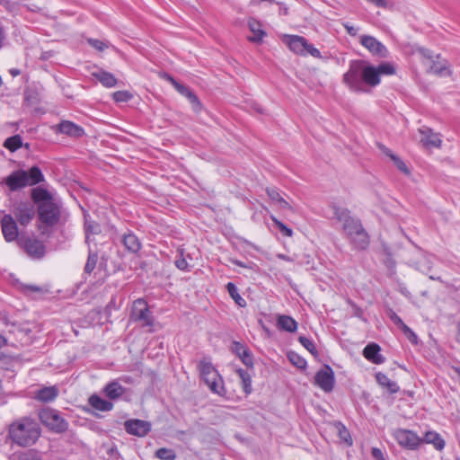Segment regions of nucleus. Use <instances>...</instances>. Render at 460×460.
<instances>
[{
  "mask_svg": "<svg viewBox=\"0 0 460 460\" xmlns=\"http://www.w3.org/2000/svg\"><path fill=\"white\" fill-rule=\"evenodd\" d=\"M6 431V440L12 446L27 448L37 444L41 437L42 429L35 418L22 416L12 420Z\"/></svg>",
  "mask_w": 460,
  "mask_h": 460,
  "instance_id": "obj_1",
  "label": "nucleus"
},
{
  "mask_svg": "<svg viewBox=\"0 0 460 460\" xmlns=\"http://www.w3.org/2000/svg\"><path fill=\"white\" fill-rule=\"evenodd\" d=\"M334 217L342 223V228L350 243L358 250H365L369 244V236L358 218L350 216L347 208L334 207Z\"/></svg>",
  "mask_w": 460,
  "mask_h": 460,
  "instance_id": "obj_2",
  "label": "nucleus"
},
{
  "mask_svg": "<svg viewBox=\"0 0 460 460\" xmlns=\"http://www.w3.org/2000/svg\"><path fill=\"white\" fill-rule=\"evenodd\" d=\"M44 181V175L38 166H32L29 171H13L4 179L5 184L12 191L19 190L27 186L36 185Z\"/></svg>",
  "mask_w": 460,
  "mask_h": 460,
  "instance_id": "obj_3",
  "label": "nucleus"
},
{
  "mask_svg": "<svg viewBox=\"0 0 460 460\" xmlns=\"http://www.w3.org/2000/svg\"><path fill=\"white\" fill-rule=\"evenodd\" d=\"M198 370L200 378L213 394L220 396L226 395L224 380L209 358L201 359L198 364Z\"/></svg>",
  "mask_w": 460,
  "mask_h": 460,
  "instance_id": "obj_4",
  "label": "nucleus"
},
{
  "mask_svg": "<svg viewBox=\"0 0 460 460\" xmlns=\"http://www.w3.org/2000/svg\"><path fill=\"white\" fill-rule=\"evenodd\" d=\"M37 212L40 222L47 227L57 226L62 218L61 204L56 199L40 204Z\"/></svg>",
  "mask_w": 460,
  "mask_h": 460,
  "instance_id": "obj_5",
  "label": "nucleus"
},
{
  "mask_svg": "<svg viewBox=\"0 0 460 460\" xmlns=\"http://www.w3.org/2000/svg\"><path fill=\"white\" fill-rule=\"evenodd\" d=\"M38 416L40 421L52 432L59 434L68 429V422L60 415L58 411L55 409H41Z\"/></svg>",
  "mask_w": 460,
  "mask_h": 460,
  "instance_id": "obj_6",
  "label": "nucleus"
},
{
  "mask_svg": "<svg viewBox=\"0 0 460 460\" xmlns=\"http://www.w3.org/2000/svg\"><path fill=\"white\" fill-rule=\"evenodd\" d=\"M363 65L364 61L362 60H353L349 63V67L348 71L343 75V83L352 92H367V89L362 80Z\"/></svg>",
  "mask_w": 460,
  "mask_h": 460,
  "instance_id": "obj_7",
  "label": "nucleus"
},
{
  "mask_svg": "<svg viewBox=\"0 0 460 460\" xmlns=\"http://www.w3.org/2000/svg\"><path fill=\"white\" fill-rule=\"evenodd\" d=\"M129 318L132 322L139 323L141 327H148L149 332L153 331L155 317L145 299L138 298L133 302Z\"/></svg>",
  "mask_w": 460,
  "mask_h": 460,
  "instance_id": "obj_8",
  "label": "nucleus"
},
{
  "mask_svg": "<svg viewBox=\"0 0 460 460\" xmlns=\"http://www.w3.org/2000/svg\"><path fill=\"white\" fill-rule=\"evenodd\" d=\"M18 244L34 260L42 259L46 253V245L35 236H21Z\"/></svg>",
  "mask_w": 460,
  "mask_h": 460,
  "instance_id": "obj_9",
  "label": "nucleus"
},
{
  "mask_svg": "<svg viewBox=\"0 0 460 460\" xmlns=\"http://www.w3.org/2000/svg\"><path fill=\"white\" fill-rule=\"evenodd\" d=\"M13 213L21 226H27L35 216L34 206L28 201H18L13 205Z\"/></svg>",
  "mask_w": 460,
  "mask_h": 460,
  "instance_id": "obj_10",
  "label": "nucleus"
},
{
  "mask_svg": "<svg viewBox=\"0 0 460 460\" xmlns=\"http://www.w3.org/2000/svg\"><path fill=\"white\" fill-rule=\"evenodd\" d=\"M394 438L401 447L411 450L417 449L422 444V438L410 429H396Z\"/></svg>",
  "mask_w": 460,
  "mask_h": 460,
  "instance_id": "obj_11",
  "label": "nucleus"
},
{
  "mask_svg": "<svg viewBox=\"0 0 460 460\" xmlns=\"http://www.w3.org/2000/svg\"><path fill=\"white\" fill-rule=\"evenodd\" d=\"M314 383L325 393L332 392L335 384L334 372L332 367L325 365L322 369L317 371L314 376Z\"/></svg>",
  "mask_w": 460,
  "mask_h": 460,
  "instance_id": "obj_12",
  "label": "nucleus"
},
{
  "mask_svg": "<svg viewBox=\"0 0 460 460\" xmlns=\"http://www.w3.org/2000/svg\"><path fill=\"white\" fill-rule=\"evenodd\" d=\"M164 78L169 83H171V84L176 89L178 93H180L181 95L185 96L189 100V102L192 104L193 110L196 112H199L201 110V102H199L198 96L189 87L180 84L168 74L164 75Z\"/></svg>",
  "mask_w": 460,
  "mask_h": 460,
  "instance_id": "obj_13",
  "label": "nucleus"
},
{
  "mask_svg": "<svg viewBox=\"0 0 460 460\" xmlns=\"http://www.w3.org/2000/svg\"><path fill=\"white\" fill-rule=\"evenodd\" d=\"M0 223L4 240L8 243L18 241L20 237H18V226L14 217L10 214H5L1 217Z\"/></svg>",
  "mask_w": 460,
  "mask_h": 460,
  "instance_id": "obj_14",
  "label": "nucleus"
},
{
  "mask_svg": "<svg viewBox=\"0 0 460 460\" xmlns=\"http://www.w3.org/2000/svg\"><path fill=\"white\" fill-rule=\"evenodd\" d=\"M360 44L373 55L381 58H385L387 56L388 51L385 46L373 36H360Z\"/></svg>",
  "mask_w": 460,
  "mask_h": 460,
  "instance_id": "obj_15",
  "label": "nucleus"
},
{
  "mask_svg": "<svg viewBox=\"0 0 460 460\" xmlns=\"http://www.w3.org/2000/svg\"><path fill=\"white\" fill-rule=\"evenodd\" d=\"M59 394V389L56 385L43 386L32 392L31 398L42 403L54 402Z\"/></svg>",
  "mask_w": 460,
  "mask_h": 460,
  "instance_id": "obj_16",
  "label": "nucleus"
},
{
  "mask_svg": "<svg viewBox=\"0 0 460 460\" xmlns=\"http://www.w3.org/2000/svg\"><path fill=\"white\" fill-rule=\"evenodd\" d=\"M124 428L130 435L144 437L150 431L151 424L146 420L134 419L125 421Z\"/></svg>",
  "mask_w": 460,
  "mask_h": 460,
  "instance_id": "obj_17",
  "label": "nucleus"
},
{
  "mask_svg": "<svg viewBox=\"0 0 460 460\" xmlns=\"http://www.w3.org/2000/svg\"><path fill=\"white\" fill-rule=\"evenodd\" d=\"M56 128V132L71 137H81L84 135V129L81 126L69 120H62Z\"/></svg>",
  "mask_w": 460,
  "mask_h": 460,
  "instance_id": "obj_18",
  "label": "nucleus"
},
{
  "mask_svg": "<svg viewBox=\"0 0 460 460\" xmlns=\"http://www.w3.org/2000/svg\"><path fill=\"white\" fill-rule=\"evenodd\" d=\"M420 142L426 147H439L441 139L438 134L428 127H422L419 129Z\"/></svg>",
  "mask_w": 460,
  "mask_h": 460,
  "instance_id": "obj_19",
  "label": "nucleus"
},
{
  "mask_svg": "<svg viewBox=\"0 0 460 460\" xmlns=\"http://www.w3.org/2000/svg\"><path fill=\"white\" fill-rule=\"evenodd\" d=\"M381 348L376 343H369L363 349V356L373 364L380 365L385 361V358L380 353Z\"/></svg>",
  "mask_w": 460,
  "mask_h": 460,
  "instance_id": "obj_20",
  "label": "nucleus"
},
{
  "mask_svg": "<svg viewBox=\"0 0 460 460\" xmlns=\"http://www.w3.org/2000/svg\"><path fill=\"white\" fill-rule=\"evenodd\" d=\"M265 190L271 202L277 206L278 208L282 210H293L291 204L281 196L277 188L267 187Z\"/></svg>",
  "mask_w": 460,
  "mask_h": 460,
  "instance_id": "obj_21",
  "label": "nucleus"
},
{
  "mask_svg": "<svg viewBox=\"0 0 460 460\" xmlns=\"http://www.w3.org/2000/svg\"><path fill=\"white\" fill-rule=\"evenodd\" d=\"M362 80L365 86L368 85L370 87H376L378 85L381 80L377 68H376L374 66H365L364 64L362 70Z\"/></svg>",
  "mask_w": 460,
  "mask_h": 460,
  "instance_id": "obj_22",
  "label": "nucleus"
},
{
  "mask_svg": "<svg viewBox=\"0 0 460 460\" xmlns=\"http://www.w3.org/2000/svg\"><path fill=\"white\" fill-rule=\"evenodd\" d=\"M232 351L238 356L241 361L248 367H253V358L250 350L242 343L234 341L232 345Z\"/></svg>",
  "mask_w": 460,
  "mask_h": 460,
  "instance_id": "obj_23",
  "label": "nucleus"
},
{
  "mask_svg": "<svg viewBox=\"0 0 460 460\" xmlns=\"http://www.w3.org/2000/svg\"><path fill=\"white\" fill-rule=\"evenodd\" d=\"M307 40L298 35H288L287 44L291 51L297 55L305 56Z\"/></svg>",
  "mask_w": 460,
  "mask_h": 460,
  "instance_id": "obj_24",
  "label": "nucleus"
},
{
  "mask_svg": "<svg viewBox=\"0 0 460 460\" xmlns=\"http://www.w3.org/2000/svg\"><path fill=\"white\" fill-rule=\"evenodd\" d=\"M121 242L125 247V249L131 253H137L142 244L137 238V236L133 234L131 231H128V233H125L122 234Z\"/></svg>",
  "mask_w": 460,
  "mask_h": 460,
  "instance_id": "obj_25",
  "label": "nucleus"
},
{
  "mask_svg": "<svg viewBox=\"0 0 460 460\" xmlns=\"http://www.w3.org/2000/svg\"><path fill=\"white\" fill-rule=\"evenodd\" d=\"M92 76L97 79L106 88L114 87L118 83L116 77L111 73L103 69L93 71Z\"/></svg>",
  "mask_w": 460,
  "mask_h": 460,
  "instance_id": "obj_26",
  "label": "nucleus"
},
{
  "mask_svg": "<svg viewBox=\"0 0 460 460\" xmlns=\"http://www.w3.org/2000/svg\"><path fill=\"white\" fill-rule=\"evenodd\" d=\"M103 392L109 399L116 400L125 394L126 389L119 382L112 381L104 386Z\"/></svg>",
  "mask_w": 460,
  "mask_h": 460,
  "instance_id": "obj_27",
  "label": "nucleus"
},
{
  "mask_svg": "<svg viewBox=\"0 0 460 460\" xmlns=\"http://www.w3.org/2000/svg\"><path fill=\"white\" fill-rule=\"evenodd\" d=\"M277 326L279 330L295 332L297 330L296 321L288 315H279L277 319Z\"/></svg>",
  "mask_w": 460,
  "mask_h": 460,
  "instance_id": "obj_28",
  "label": "nucleus"
},
{
  "mask_svg": "<svg viewBox=\"0 0 460 460\" xmlns=\"http://www.w3.org/2000/svg\"><path fill=\"white\" fill-rule=\"evenodd\" d=\"M429 72L441 76L449 75L448 62L446 59H441L438 56L436 60H431Z\"/></svg>",
  "mask_w": 460,
  "mask_h": 460,
  "instance_id": "obj_29",
  "label": "nucleus"
},
{
  "mask_svg": "<svg viewBox=\"0 0 460 460\" xmlns=\"http://www.w3.org/2000/svg\"><path fill=\"white\" fill-rule=\"evenodd\" d=\"M31 196L33 202L37 204V207L40 204L52 201L53 199H55L53 196L46 189L40 187L32 189Z\"/></svg>",
  "mask_w": 460,
  "mask_h": 460,
  "instance_id": "obj_30",
  "label": "nucleus"
},
{
  "mask_svg": "<svg viewBox=\"0 0 460 460\" xmlns=\"http://www.w3.org/2000/svg\"><path fill=\"white\" fill-rule=\"evenodd\" d=\"M89 404L95 410L101 411H109L113 408V403L100 397L97 394H93L89 398Z\"/></svg>",
  "mask_w": 460,
  "mask_h": 460,
  "instance_id": "obj_31",
  "label": "nucleus"
},
{
  "mask_svg": "<svg viewBox=\"0 0 460 460\" xmlns=\"http://www.w3.org/2000/svg\"><path fill=\"white\" fill-rule=\"evenodd\" d=\"M422 443L432 444L439 451L445 447V440L436 431H427L422 438Z\"/></svg>",
  "mask_w": 460,
  "mask_h": 460,
  "instance_id": "obj_32",
  "label": "nucleus"
},
{
  "mask_svg": "<svg viewBox=\"0 0 460 460\" xmlns=\"http://www.w3.org/2000/svg\"><path fill=\"white\" fill-rule=\"evenodd\" d=\"M248 26L253 32V36L249 38V40L253 42H261L265 36V31L261 29V24L259 21L254 18H251L248 21Z\"/></svg>",
  "mask_w": 460,
  "mask_h": 460,
  "instance_id": "obj_33",
  "label": "nucleus"
},
{
  "mask_svg": "<svg viewBox=\"0 0 460 460\" xmlns=\"http://www.w3.org/2000/svg\"><path fill=\"white\" fill-rule=\"evenodd\" d=\"M376 382L379 385L385 387L390 394H396L399 391V385L396 382L391 380L385 374L377 373L376 375Z\"/></svg>",
  "mask_w": 460,
  "mask_h": 460,
  "instance_id": "obj_34",
  "label": "nucleus"
},
{
  "mask_svg": "<svg viewBox=\"0 0 460 460\" xmlns=\"http://www.w3.org/2000/svg\"><path fill=\"white\" fill-rule=\"evenodd\" d=\"M380 148L385 155L389 156L393 160V162L394 163V165L398 168V170H400L402 172H403L406 175L410 174L409 168L407 167L405 163L400 157H398L397 155L393 154V152L389 148L385 147V146H380Z\"/></svg>",
  "mask_w": 460,
  "mask_h": 460,
  "instance_id": "obj_35",
  "label": "nucleus"
},
{
  "mask_svg": "<svg viewBox=\"0 0 460 460\" xmlns=\"http://www.w3.org/2000/svg\"><path fill=\"white\" fill-rule=\"evenodd\" d=\"M235 372L238 375L239 378L241 379L244 394H250L252 391L251 375L243 368H238L235 370Z\"/></svg>",
  "mask_w": 460,
  "mask_h": 460,
  "instance_id": "obj_36",
  "label": "nucleus"
},
{
  "mask_svg": "<svg viewBox=\"0 0 460 460\" xmlns=\"http://www.w3.org/2000/svg\"><path fill=\"white\" fill-rule=\"evenodd\" d=\"M226 289L229 296L240 307H245L247 303L243 297L239 294L236 286L233 282H228L226 284Z\"/></svg>",
  "mask_w": 460,
  "mask_h": 460,
  "instance_id": "obj_37",
  "label": "nucleus"
},
{
  "mask_svg": "<svg viewBox=\"0 0 460 460\" xmlns=\"http://www.w3.org/2000/svg\"><path fill=\"white\" fill-rule=\"evenodd\" d=\"M22 146V140L19 135H15V136L6 138L4 143V146L12 152L16 151Z\"/></svg>",
  "mask_w": 460,
  "mask_h": 460,
  "instance_id": "obj_38",
  "label": "nucleus"
},
{
  "mask_svg": "<svg viewBox=\"0 0 460 460\" xmlns=\"http://www.w3.org/2000/svg\"><path fill=\"white\" fill-rule=\"evenodd\" d=\"M155 456L160 460H175L176 454L173 449L161 447L155 451Z\"/></svg>",
  "mask_w": 460,
  "mask_h": 460,
  "instance_id": "obj_39",
  "label": "nucleus"
},
{
  "mask_svg": "<svg viewBox=\"0 0 460 460\" xmlns=\"http://www.w3.org/2000/svg\"><path fill=\"white\" fill-rule=\"evenodd\" d=\"M335 426L338 430L340 438L347 445L351 446L353 441L347 428L341 422H337Z\"/></svg>",
  "mask_w": 460,
  "mask_h": 460,
  "instance_id": "obj_40",
  "label": "nucleus"
},
{
  "mask_svg": "<svg viewBox=\"0 0 460 460\" xmlns=\"http://www.w3.org/2000/svg\"><path fill=\"white\" fill-rule=\"evenodd\" d=\"M270 219L273 222L274 226L278 227L280 233L286 237H291L293 235V230L286 226L283 222L279 220L275 216L270 215Z\"/></svg>",
  "mask_w": 460,
  "mask_h": 460,
  "instance_id": "obj_41",
  "label": "nucleus"
},
{
  "mask_svg": "<svg viewBox=\"0 0 460 460\" xmlns=\"http://www.w3.org/2000/svg\"><path fill=\"white\" fill-rule=\"evenodd\" d=\"M16 457L18 460H41V456L36 449L20 452L16 455Z\"/></svg>",
  "mask_w": 460,
  "mask_h": 460,
  "instance_id": "obj_42",
  "label": "nucleus"
},
{
  "mask_svg": "<svg viewBox=\"0 0 460 460\" xmlns=\"http://www.w3.org/2000/svg\"><path fill=\"white\" fill-rule=\"evenodd\" d=\"M288 358L289 359V361L292 363V365H294L295 367H296L297 368H300V369H305L306 367V360L302 358L301 356H299L297 353L296 352H289L288 354Z\"/></svg>",
  "mask_w": 460,
  "mask_h": 460,
  "instance_id": "obj_43",
  "label": "nucleus"
},
{
  "mask_svg": "<svg viewBox=\"0 0 460 460\" xmlns=\"http://www.w3.org/2000/svg\"><path fill=\"white\" fill-rule=\"evenodd\" d=\"M376 68H377L379 76L394 75L396 72L394 66L389 62L382 63Z\"/></svg>",
  "mask_w": 460,
  "mask_h": 460,
  "instance_id": "obj_44",
  "label": "nucleus"
},
{
  "mask_svg": "<svg viewBox=\"0 0 460 460\" xmlns=\"http://www.w3.org/2000/svg\"><path fill=\"white\" fill-rule=\"evenodd\" d=\"M98 255L95 252H90L88 254L87 261L84 266V271L91 274L96 267Z\"/></svg>",
  "mask_w": 460,
  "mask_h": 460,
  "instance_id": "obj_45",
  "label": "nucleus"
},
{
  "mask_svg": "<svg viewBox=\"0 0 460 460\" xmlns=\"http://www.w3.org/2000/svg\"><path fill=\"white\" fill-rule=\"evenodd\" d=\"M389 318L390 320L394 323L396 324L397 326H399L403 332H411V328L406 325L403 321L402 320V318L396 314V313H394L393 310H390L389 312Z\"/></svg>",
  "mask_w": 460,
  "mask_h": 460,
  "instance_id": "obj_46",
  "label": "nucleus"
},
{
  "mask_svg": "<svg viewBox=\"0 0 460 460\" xmlns=\"http://www.w3.org/2000/svg\"><path fill=\"white\" fill-rule=\"evenodd\" d=\"M133 95L128 91H117L113 93L112 99L116 102H127L132 99Z\"/></svg>",
  "mask_w": 460,
  "mask_h": 460,
  "instance_id": "obj_47",
  "label": "nucleus"
},
{
  "mask_svg": "<svg viewBox=\"0 0 460 460\" xmlns=\"http://www.w3.org/2000/svg\"><path fill=\"white\" fill-rule=\"evenodd\" d=\"M299 342L303 345L304 348H305L311 354L317 355V349L315 348V345L314 341L305 336H300L298 338Z\"/></svg>",
  "mask_w": 460,
  "mask_h": 460,
  "instance_id": "obj_48",
  "label": "nucleus"
},
{
  "mask_svg": "<svg viewBox=\"0 0 460 460\" xmlns=\"http://www.w3.org/2000/svg\"><path fill=\"white\" fill-rule=\"evenodd\" d=\"M87 42L91 47L94 48L99 51H103L104 49L109 48V42L102 41L97 39L89 38L87 39Z\"/></svg>",
  "mask_w": 460,
  "mask_h": 460,
  "instance_id": "obj_49",
  "label": "nucleus"
},
{
  "mask_svg": "<svg viewBox=\"0 0 460 460\" xmlns=\"http://www.w3.org/2000/svg\"><path fill=\"white\" fill-rule=\"evenodd\" d=\"M21 289L27 296L31 295L33 293H37V294L43 293V288L37 285L23 284L21 286Z\"/></svg>",
  "mask_w": 460,
  "mask_h": 460,
  "instance_id": "obj_50",
  "label": "nucleus"
},
{
  "mask_svg": "<svg viewBox=\"0 0 460 460\" xmlns=\"http://www.w3.org/2000/svg\"><path fill=\"white\" fill-rule=\"evenodd\" d=\"M229 261L234 265H236V266H239V267H242L244 269H249V270H259L258 266L252 261H248L245 263L242 261H239L237 259H233V258L229 259Z\"/></svg>",
  "mask_w": 460,
  "mask_h": 460,
  "instance_id": "obj_51",
  "label": "nucleus"
},
{
  "mask_svg": "<svg viewBox=\"0 0 460 460\" xmlns=\"http://www.w3.org/2000/svg\"><path fill=\"white\" fill-rule=\"evenodd\" d=\"M311 55L314 58H321L322 55L318 49H316L313 44L307 42L305 47V55Z\"/></svg>",
  "mask_w": 460,
  "mask_h": 460,
  "instance_id": "obj_52",
  "label": "nucleus"
},
{
  "mask_svg": "<svg viewBox=\"0 0 460 460\" xmlns=\"http://www.w3.org/2000/svg\"><path fill=\"white\" fill-rule=\"evenodd\" d=\"M176 267L181 270H186L188 269V262L185 258L181 254L180 258L175 261Z\"/></svg>",
  "mask_w": 460,
  "mask_h": 460,
  "instance_id": "obj_53",
  "label": "nucleus"
},
{
  "mask_svg": "<svg viewBox=\"0 0 460 460\" xmlns=\"http://www.w3.org/2000/svg\"><path fill=\"white\" fill-rule=\"evenodd\" d=\"M0 320L2 321V323L6 326H12V327H16L17 324L16 323L11 321V319L8 317L7 314H1L0 315Z\"/></svg>",
  "mask_w": 460,
  "mask_h": 460,
  "instance_id": "obj_54",
  "label": "nucleus"
},
{
  "mask_svg": "<svg viewBox=\"0 0 460 460\" xmlns=\"http://www.w3.org/2000/svg\"><path fill=\"white\" fill-rule=\"evenodd\" d=\"M372 456L376 460H384V455H383V452L381 449L377 448V447H373L372 448Z\"/></svg>",
  "mask_w": 460,
  "mask_h": 460,
  "instance_id": "obj_55",
  "label": "nucleus"
},
{
  "mask_svg": "<svg viewBox=\"0 0 460 460\" xmlns=\"http://www.w3.org/2000/svg\"><path fill=\"white\" fill-rule=\"evenodd\" d=\"M344 28L350 36H356L358 34V30L349 23L344 24Z\"/></svg>",
  "mask_w": 460,
  "mask_h": 460,
  "instance_id": "obj_56",
  "label": "nucleus"
},
{
  "mask_svg": "<svg viewBox=\"0 0 460 460\" xmlns=\"http://www.w3.org/2000/svg\"><path fill=\"white\" fill-rule=\"evenodd\" d=\"M404 334L408 337V339L416 343L417 342V335L415 332L411 329V332H404Z\"/></svg>",
  "mask_w": 460,
  "mask_h": 460,
  "instance_id": "obj_57",
  "label": "nucleus"
},
{
  "mask_svg": "<svg viewBox=\"0 0 460 460\" xmlns=\"http://www.w3.org/2000/svg\"><path fill=\"white\" fill-rule=\"evenodd\" d=\"M7 344L6 338L0 333V349L4 348Z\"/></svg>",
  "mask_w": 460,
  "mask_h": 460,
  "instance_id": "obj_58",
  "label": "nucleus"
},
{
  "mask_svg": "<svg viewBox=\"0 0 460 460\" xmlns=\"http://www.w3.org/2000/svg\"><path fill=\"white\" fill-rule=\"evenodd\" d=\"M457 327H458V332H457V336L456 337H457L458 342H460V319H459Z\"/></svg>",
  "mask_w": 460,
  "mask_h": 460,
  "instance_id": "obj_59",
  "label": "nucleus"
},
{
  "mask_svg": "<svg viewBox=\"0 0 460 460\" xmlns=\"http://www.w3.org/2000/svg\"><path fill=\"white\" fill-rule=\"evenodd\" d=\"M429 50H427V49H423V50H421V53H422L424 56H427L429 58H431V56H429V55H428V53H429Z\"/></svg>",
  "mask_w": 460,
  "mask_h": 460,
  "instance_id": "obj_60",
  "label": "nucleus"
},
{
  "mask_svg": "<svg viewBox=\"0 0 460 460\" xmlns=\"http://www.w3.org/2000/svg\"><path fill=\"white\" fill-rule=\"evenodd\" d=\"M11 73L13 75H18L20 74L19 70H17V69L12 70Z\"/></svg>",
  "mask_w": 460,
  "mask_h": 460,
  "instance_id": "obj_61",
  "label": "nucleus"
},
{
  "mask_svg": "<svg viewBox=\"0 0 460 460\" xmlns=\"http://www.w3.org/2000/svg\"><path fill=\"white\" fill-rule=\"evenodd\" d=\"M86 232L94 233L93 229L90 226H86Z\"/></svg>",
  "mask_w": 460,
  "mask_h": 460,
  "instance_id": "obj_62",
  "label": "nucleus"
},
{
  "mask_svg": "<svg viewBox=\"0 0 460 460\" xmlns=\"http://www.w3.org/2000/svg\"><path fill=\"white\" fill-rule=\"evenodd\" d=\"M279 258L283 259V260H286V261H288V258L285 255H279Z\"/></svg>",
  "mask_w": 460,
  "mask_h": 460,
  "instance_id": "obj_63",
  "label": "nucleus"
},
{
  "mask_svg": "<svg viewBox=\"0 0 460 460\" xmlns=\"http://www.w3.org/2000/svg\"><path fill=\"white\" fill-rule=\"evenodd\" d=\"M245 243H246L247 244H249V245H251V246L254 247V245H253V244H252L250 242L245 241Z\"/></svg>",
  "mask_w": 460,
  "mask_h": 460,
  "instance_id": "obj_64",
  "label": "nucleus"
}]
</instances>
